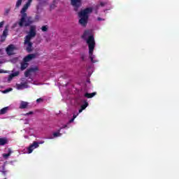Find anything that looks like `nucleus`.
I'll return each mask as SVG.
<instances>
[{
    "mask_svg": "<svg viewBox=\"0 0 179 179\" xmlns=\"http://www.w3.org/2000/svg\"><path fill=\"white\" fill-rule=\"evenodd\" d=\"M5 40H6V36H3V35L1 36V43H3V41H5Z\"/></svg>",
    "mask_w": 179,
    "mask_h": 179,
    "instance_id": "obj_27",
    "label": "nucleus"
},
{
    "mask_svg": "<svg viewBox=\"0 0 179 179\" xmlns=\"http://www.w3.org/2000/svg\"><path fill=\"white\" fill-rule=\"evenodd\" d=\"M8 110H9V107H5L0 110V115H3V114H6L8 113Z\"/></svg>",
    "mask_w": 179,
    "mask_h": 179,
    "instance_id": "obj_16",
    "label": "nucleus"
},
{
    "mask_svg": "<svg viewBox=\"0 0 179 179\" xmlns=\"http://www.w3.org/2000/svg\"><path fill=\"white\" fill-rule=\"evenodd\" d=\"M96 94H97L96 92H92V93H85L84 94L85 97H87V99H92V97H94V96H96Z\"/></svg>",
    "mask_w": 179,
    "mask_h": 179,
    "instance_id": "obj_12",
    "label": "nucleus"
},
{
    "mask_svg": "<svg viewBox=\"0 0 179 179\" xmlns=\"http://www.w3.org/2000/svg\"><path fill=\"white\" fill-rule=\"evenodd\" d=\"M39 146L40 145H38L37 141H34L33 143L31 144L27 148V152L29 153V155H30V153H33L34 149H37V148H39Z\"/></svg>",
    "mask_w": 179,
    "mask_h": 179,
    "instance_id": "obj_6",
    "label": "nucleus"
},
{
    "mask_svg": "<svg viewBox=\"0 0 179 179\" xmlns=\"http://www.w3.org/2000/svg\"><path fill=\"white\" fill-rule=\"evenodd\" d=\"M9 141L7 138H0V146H5V145H8Z\"/></svg>",
    "mask_w": 179,
    "mask_h": 179,
    "instance_id": "obj_11",
    "label": "nucleus"
},
{
    "mask_svg": "<svg viewBox=\"0 0 179 179\" xmlns=\"http://www.w3.org/2000/svg\"><path fill=\"white\" fill-rule=\"evenodd\" d=\"M43 101H44V99L42 98H39L36 100V103H43Z\"/></svg>",
    "mask_w": 179,
    "mask_h": 179,
    "instance_id": "obj_28",
    "label": "nucleus"
},
{
    "mask_svg": "<svg viewBox=\"0 0 179 179\" xmlns=\"http://www.w3.org/2000/svg\"><path fill=\"white\" fill-rule=\"evenodd\" d=\"M82 38L85 40L87 44H88L90 59H91V62L94 64V62H96V61L93 59L94 58V55H93V51H94V47H96L94 36L93 35H90V30H86L82 35Z\"/></svg>",
    "mask_w": 179,
    "mask_h": 179,
    "instance_id": "obj_1",
    "label": "nucleus"
},
{
    "mask_svg": "<svg viewBox=\"0 0 179 179\" xmlns=\"http://www.w3.org/2000/svg\"><path fill=\"white\" fill-rule=\"evenodd\" d=\"M12 88H10V89H7L6 90H4L3 93H9V92H12Z\"/></svg>",
    "mask_w": 179,
    "mask_h": 179,
    "instance_id": "obj_29",
    "label": "nucleus"
},
{
    "mask_svg": "<svg viewBox=\"0 0 179 179\" xmlns=\"http://www.w3.org/2000/svg\"><path fill=\"white\" fill-rule=\"evenodd\" d=\"M22 2H23V0H17L15 4V8L19 9L20 8V6L22 5Z\"/></svg>",
    "mask_w": 179,
    "mask_h": 179,
    "instance_id": "obj_19",
    "label": "nucleus"
},
{
    "mask_svg": "<svg viewBox=\"0 0 179 179\" xmlns=\"http://www.w3.org/2000/svg\"><path fill=\"white\" fill-rule=\"evenodd\" d=\"M83 111V109L82 108L79 109L78 110L79 114H80V113H82Z\"/></svg>",
    "mask_w": 179,
    "mask_h": 179,
    "instance_id": "obj_37",
    "label": "nucleus"
},
{
    "mask_svg": "<svg viewBox=\"0 0 179 179\" xmlns=\"http://www.w3.org/2000/svg\"><path fill=\"white\" fill-rule=\"evenodd\" d=\"M81 59H82L83 61H85V55H82V56H81Z\"/></svg>",
    "mask_w": 179,
    "mask_h": 179,
    "instance_id": "obj_35",
    "label": "nucleus"
},
{
    "mask_svg": "<svg viewBox=\"0 0 179 179\" xmlns=\"http://www.w3.org/2000/svg\"><path fill=\"white\" fill-rule=\"evenodd\" d=\"M15 76H19V72L16 71L15 73H13L12 74H10L8 77V80H10V79H13V78H15Z\"/></svg>",
    "mask_w": 179,
    "mask_h": 179,
    "instance_id": "obj_17",
    "label": "nucleus"
},
{
    "mask_svg": "<svg viewBox=\"0 0 179 179\" xmlns=\"http://www.w3.org/2000/svg\"><path fill=\"white\" fill-rule=\"evenodd\" d=\"M28 106H29V103L26 101H22L20 104V108L21 109L27 108Z\"/></svg>",
    "mask_w": 179,
    "mask_h": 179,
    "instance_id": "obj_14",
    "label": "nucleus"
},
{
    "mask_svg": "<svg viewBox=\"0 0 179 179\" xmlns=\"http://www.w3.org/2000/svg\"><path fill=\"white\" fill-rule=\"evenodd\" d=\"M59 132H61V129H59L57 132L53 133V137L57 138L58 136H61V135H62V134H61Z\"/></svg>",
    "mask_w": 179,
    "mask_h": 179,
    "instance_id": "obj_20",
    "label": "nucleus"
},
{
    "mask_svg": "<svg viewBox=\"0 0 179 179\" xmlns=\"http://www.w3.org/2000/svg\"><path fill=\"white\" fill-rule=\"evenodd\" d=\"M29 87V85H27V82H24L21 84H17V89L18 90H23V89H27Z\"/></svg>",
    "mask_w": 179,
    "mask_h": 179,
    "instance_id": "obj_10",
    "label": "nucleus"
},
{
    "mask_svg": "<svg viewBox=\"0 0 179 179\" xmlns=\"http://www.w3.org/2000/svg\"><path fill=\"white\" fill-rule=\"evenodd\" d=\"M36 36H37V27L36 25L30 26L28 34L25 36L24 41V45H27L26 50L27 52H31L33 51V43H31V40Z\"/></svg>",
    "mask_w": 179,
    "mask_h": 179,
    "instance_id": "obj_2",
    "label": "nucleus"
},
{
    "mask_svg": "<svg viewBox=\"0 0 179 179\" xmlns=\"http://www.w3.org/2000/svg\"><path fill=\"white\" fill-rule=\"evenodd\" d=\"M30 70L27 69L24 73L25 78H29V76H30Z\"/></svg>",
    "mask_w": 179,
    "mask_h": 179,
    "instance_id": "obj_24",
    "label": "nucleus"
},
{
    "mask_svg": "<svg viewBox=\"0 0 179 179\" xmlns=\"http://www.w3.org/2000/svg\"><path fill=\"white\" fill-rule=\"evenodd\" d=\"M78 114H77V115H73V118L75 120V118H76V117H78Z\"/></svg>",
    "mask_w": 179,
    "mask_h": 179,
    "instance_id": "obj_38",
    "label": "nucleus"
},
{
    "mask_svg": "<svg viewBox=\"0 0 179 179\" xmlns=\"http://www.w3.org/2000/svg\"><path fill=\"white\" fill-rule=\"evenodd\" d=\"M9 13V10H6V13Z\"/></svg>",
    "mask_w": 179,
    "mask_h": 179,
    "instance_id": "obj_41",
    "label": "nucleus"
},
{
    "mask_svg": "<svg viewBox=\"0 0 179 179\" xmlns=\"http://www.w3.org/2000/svg\"><path fill=\"white\" fill-rule=\"evenodd\" d=\"M101 6H104V4H103V3H101Z\"/></svg>",
    "mask_w": 179,
    "mask_h": 179,
    "instance_id": "obj_40",
    "label": "nucleus"
},
{
    "mask_svg": "<svg viewBox=\"0 0 179 179\" xmlns=\"http://www.w3.org/2000/svg\"><path fill=\"white\" fill-rule=\"evenodd\" d=\"M34 23V20H33V18H31V17H29L27 18V22L24 23V24H23V26H24V27H27L29 26H33L31 24H33Z\"/></svg>",
    "mask_w": 179,
    "mask_h": 179,
    "instance_id": "obj_9",
    "label": "nucleus"
},
{
    "mask_svg": "<svg viewBox=\"0 0 179 179\" xmlns=\"http://www.w3.org/2000/svg\"><path fill=\"white\" fill-rule=\"evenodd\" d=\"M41 29L42 31H48V25H44L43 26Z\"/></svg>",
    "mask_w": 179,
    "mask_h": 179,
    "instance_id": "obj_22",
    "label": "nucleus"
},
{
    "mask_svg": "<svg viewBox=\"0 0 179 179\" xmlns=\"http://www.w3.org/2000/svg\"><path fill=\"white\" fill-rule=\"evenodd\" d=\"M56 7L57 6L55 5V0H54L52 4H51L50 6V10H52V9H55Z\"/></svg>",
    "mask_w": 179,
    "mask_h": 179,
    "instance_id": "obj_23",
    "label": "nucleus"
},
{
    "mask_svg": "<svg viewBox=\"0 0 179 179\" xmlns=\"http://www.w3.org/2000/svg\"><path fill=\"white\" fill-rule=\"evenodd\" d=\"M2 36H3L4 37H6L8 36V27H6V29L3 31Z\"/></svg>",
    "mask_w": 179,
    "mask_h": 179,
    "instance_id": "obj_25",
    "label": "nucleus"
},
{
    "mask_svg": "<svg viewBox=\"0 0 179 179\" xmlns=\"http://www.w3.org/2000/svg\"><path fill=\"white\" fill-rule=\"evenodd\" d=\"M28 66H29V63L23 61L22 62H21L20 69L21 71H24V69H26V68H27Z\"/></svg>",
    "mask_w": 179,
    "mask_h": 179,
    "instance_id": "obj_13",
    "label": "nucleus"
},
{
    "mask_svg": "<svg viewBox=\"0 0 179 179\" xmlns=\"http://www.w3.org/2000/svg\"><path fill=\"white\" fill-rule=\"evenodd\" d=\"M28 70H29V72L31 73H33L37 72V71H38V67H37V66L32 67V68L28 69Z\"/></svg>",
    "mask_w": 179,
    "mask_h": 179,
    "instance_id": "obj_18",
    "label": "nucleus"
},
{
    "mask_svg": "<svg viewBox=\"0 0 179 179\" xmlns=\"http://www.w3.org/2000/svg\"><path fill=\"white\" fill-rule=\"evenodd\" d=\"M0 52H1V49H0Z\"/></svg>",
    "mask_w": 179,
    "mask_h": 179,
    "instance_id": "obj_42",
    "label": "nucleus"
},
{
    "mask_svg": "<svg viewBox=\"0 0 179 179\" xmlns=\"http://www.w3.org/2000/svg\"><path fill=\"white\" fill-rule=\"evenodd\" d=\"M15 49L14 45H10L6 48V51L8 55H13V51H15Z\"/></svg>",
    "mask_w": 179,
    "mask_h": 179,
    "instance_id": "obj_8",
    "label": "nucleus"
},
{
    "mask_svg": "<svg viewBox=\"0 0 179 179\" xmlns=\"http://www.w3.org/2000/svg\"><path fill=\"white\" fill-rule=\"evenodd\" d=\"M71 5L74 8L75 12H78L79 10V8L82 6V1L83 0H70Z\"/></svg>",
    "mask_w": 179,
    "mask_h": 179,
    "instance_id": "obj_5",
    "label": "nucleus"
},
{
    "mask_svg": "<svg viewBox=\"0 0 179 179\" xmlns=\"http://www.w3.org/2000/svg\"><path fill=\"white\" fill-rule=\"evenodd\" d=\"M16 26H17V23H15L13 25V29H15V27H16Z\"/></svg>",
    "mask_w": 179,
    "mask_h": 179,
    "instance_id": "obj_36",
    "label": "nucleus"
},
{
    "mask_svg": "<svg viewBox=\"0 0 179 179\" xmlns=\"http://www.w3.org/2000/svg\"><path fill=\"white\" fill-rule=\"evenodd\" d=\"M44 141H39V142H37L38 146H40V145H43V143H44Z\"/></svg>",
    "mask_w": 179,
    "mask_h": 179,
    "instance_id": "obj_32",
    "label": "nucleus"
},
{
    "mask_svg": "<svg viewBox=\"0 0 179 179\" xmlns=\"http://www.w3.org/2000/svg\"><path fill=\"white\" fill-rule=\"evenodd\" d=\"M73 121H75V119L72 117V118L69 120V123L71 124V123L73 122Z\"/></svg>",
    "mask_w": 179,
    "mask_h": 179,
    "instance_id": "obj_33",
    "label": "nucleus"
},
{
    "mask_svg": "<svg viewBox=\"0 0 179 179\" xmlns=\"http://www.w3.org/2000/svg\"><path fill=\"white\" fill-rule=\"evenodd\" d=\"M98 20L100 22V21L104 20L103 18H101V17H98Z\"/></svg>",
    "mask_w": 179,
    "mask_h": 179,
    "instance_id": "obj_39",
    "label": "nucleus"
},
{
    "mask_svg": "<svg viewBox=\"0 0 179 179\" xmlns=\"http://www.w3.org/2000/svg\"><path fill=\"white\" fill-rule=\"evenodd\" d=\"M37 55L36 54H29L23 58L24 62H30L31 59H34Z\"/></svg>",
    "mask_w": 179,
    "mask_h": 179,
    "instance_id": "obj_7",
    "label": "nucleus"
},
{
    "mask_svg": "<svg viewBox=\"0 0 179 179\" xmlns=\"http://www.w3.org/2000/svg\"><path fill=\"white\" fill-rule=\"evenodd\" d=\"M3 24H5V21H2L0 22V28L3 27Z\"/></svg>",
    "mask_w": 179,
    "mask_h": 179,
    "instance_id": "obj_31",
    "label": "nucleus"
},
{
    "mask_svg": "<svg viewBox=\"0 0 179 179\" xmlns=\"http://www.w3.org/2000/svg\"><path fill=\"white\" fill-rule=\"evenodd\" d=\"M93 12V8H87L78 13V17H80L79 23L81 26L86 27L87 20H89V15Z\"/></svg>",
    "mask_w": 179,
    "mask_h": 179,
    "instance_id": "obj_3",
    "label": "nucleus"
},
{
    "mask_svg": "<svg viewBox=\"0 0 179 179\" xmlns=\"http://www.w3.org/2000/svg\"><path fill=\"white\" fill-rule=\"evenodd\" d=\"M32 114H34V113L33 111H30L29 113H25L24 115H32Z\"/></svg>",
    "mask_w": 179,
    "mask_h": 179,
    "instance_id": "obj_30",
    "label": "nucleus"
},
{
    "mask_svg": "<svg viewBox=\"0 0 179 179\" xmlns=\"http://www.w3.org/2000/svg\"><path fill=\"white\" fill-rule=\"evenodd\" d=\"M1 172L3 173V174L4 176H6V173H8V171H6V169H5V166H3V170L1 171Z\"/></svg>",
    "mask_w": 179,
    "mask_h": 179,
    "instance_id": "obj_26",
    "label": "nucleus"
},
{
    "mask_svg": "<svg viewBox=\"0 0 179 179\" xmlns=\"http://www.w3.org/2000/svg\"><path fill=\"white\" fill-rule=\"evenodd\" d=\"M0 73H6V72L2 69H0Z\"/></svg>",
    "mask_w": 179,
    "mask_h": 179,
    "instance_id": "obj_34",
    "label": "nucleus"
},
{
    "mask_svg": "<svg viewBox=\"0 0 179 179\" xmlns=\"http://www.w3.org/2000/svg\"><path fill=\"white\" fill-rule=\"evenodd\" d=\"M12 150L10 148H8V153H4L2 155L3 159H8V157H9V156H10V155H12Z\"/></svg>",
    "mask_w": 179,
    "mask_h": 179,
    "instance_id": "obj_15",
    "label": "nucleus"
},
{
    "mask_svg": "<svg viewBox=\"0 0 179 179\" xmlns=\"http://www.w3.org/2000/svg\"><path fill=\"white\" fill-rule=\"evenodd\" d=\"M88 106L89 103L87 101H85V103L81 106V108H83V110H85Z\"/></svg>",
    "mask_w": 179,
    "mask_h": 179,
    "instance_id": "obj_21",
    "label": "nucleus"
},
{
    "mask_svg": "<svg viewBox=\"0 0 179 179\" xmlns=\"http://www.w3.org/2000/svg\"><path fill=\"white\" fill-rule=\"evenodd\" d=\"M33 0H28L26 4L24 5L22 7L20 13H21V18L20 19V21L18 22V25L20 27H23V23H26V17H27V9H29V7L30 6L31 2Z\"/></svg>",
    "mask_w": 179,
    "mask_h": 179,
    "instance_id": "obj_4",
    "label": "nucleus"
}]
</instances>
